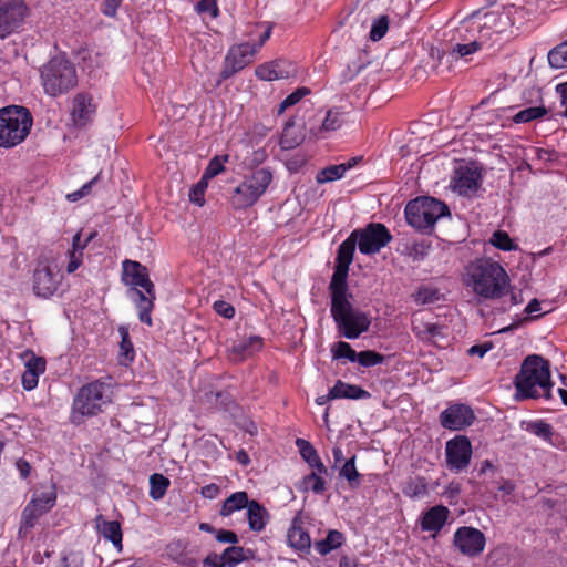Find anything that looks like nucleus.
Instances as JSON below:
<instances>
[{
    "instance_id": "0e129e2a",
    "label": "nucleus",
    "mask_w": 567,
    "mask_h": 567,
    "mask_svg": "<svg viewBox=\"0 0 567 567\" xmlns=\"http://www.w3.org/2000/svg\"><path fill=\"white\" fill-rule=\"evenodd\" d=\"M95 181H96V177L93 178L92 181H90L89 183L84 184L79 190L68 194L66 198L70 202H76L80 198L84 197L85 195H87L90 193L91 187L95 183Z\"/></svg>"
},
{
    "instance_id": "b1692460",
    "label": "nucleus",
    "mask_w": 567,
    "mask_h": 567,
    "mask_svg": "<svg viewBox=\"0 0 567 567\" xmlns=\"http://www.w3.org/2000/svg\"><path fill=\"white\" fill-rule=\"evenodd\" d=\"M450 511L446 506L436 505L424 512L420 518V526L423 532L437 534L446 524Z\"/></svg>"
},
{
    "instance_id": "e2e57ef3",
    "label": "nucleus",
    "mask_w": 567,
    "mask_h": 567,
    "mask_svg": "<svg viewBox=\"0 0 567 567\" xmlns=\"http://www.w3.org/2000/svg\"><path fill=\"white\" fill-rule=\"evenodd\" d=\"M215 537L219 543H224V544L235 545L238 543V536L231 530H225V529L216 530Z\"/></svg>"
},
{
    "instance_id": "e433bc0d",
    "label": "nucleus",
    "mask_w": 567,
    "mask_h": 567,
    "mask_svg": "<svg viewBox=\"0 0 567 567\" xmlns=\"http://www.w3.org/2000/svg\"><path fill=\"white\" fill-rule=\"evenodd\" d=\"M412 329L415 336L421 340L431 341L444 336L441 326L432 322H424L422 320H414Z\"/></svg>"
},
{
    "instance_id": "3c124183",
    "label": "nucleus",
    "mask_w": 567,
    "mask_h": 567,
    "mask_svg": "<svg viewBox=\"0 0 567 567\" xmlns=\"http://www.w3.org/2000/svg\"><path fill=\"white\" fill-rule=\"evenodd\" d=\"M228 159H229V155L213 157L209 161L202 177L206 181L214 178L215 176H217L218 174L224 172V169H225L224 165H225V163L228 162Z\"/></svg>"
},
{
    "instance_id": "7c9ffc66",
    "label": "nucleus",
    "mask_w": 567,
    "mask_h": 567,
    "mask_svg": "<svg viewBox=\"0 0 567 567\" xmlns=\"http://www.w3.org/2000/svg\"><path fill=\"white\" fill-rule=\"evenodd\" d=\"M249 528L254 532H261L268 523V513L257 501H250L247 507Z\"/></svg>"
},
{
    "instance_id": "13d9d810",
    "label": "nucleus",
    "mask_w": 567,
    "mask_h": 567,
    "mask_svg": "<svg viewBox=\"0 0 567 567\" xmlns=\"http://www.w3.org/2000/svg\"><path fill=\"white\" fill-rule=\"evenodd\" d=\"M195 10L199 14H208L210 18H217L219 14L217 0H199Z\"/></svg>"
},
{
    "instance_id": "58836bf2",
    "label": "nucleus",
    "mask_w": 567,
    "mask_h": 567,
    "mask_svg": "<svg viewBox=\"0 0 567 567\" xmlns=\"http://www.w3.org/2000/svg\"><path fill=\"white\" fill-rule=\"evenodd\" d=\"M443 295L433 286H421L413 295L416 305H433L442 299Z\"/></svg>"
},
{
    "instance_id": "680f3d73",
    "label": "nucleus",
    "mask_w": 567,
    "mask_h": 567,
    "mask_svg": "<svg viewBox=\"0 0 567 567\" xmlns=\"http://www.w3.org/2000/svg\"><path fill=\"white\" fill-rule=\"evenodd\" d=\"M213 308L219 316L226 319H231L235 316V308L224 300L215 301Z\"/></svg>"
},
{
    "instance_id": "052dcab7",
    "label": "nucleus",
    "mask_w": 567,
    "mask_h": 567,
    "mask_svg": "<svg viewBox=\"0 0 567 567\" xmlns=\"http://www.w3.org/2000/svg\"><path fill=\"white\" fill-rule=\"evenodd\" d=\"M268 157L265 148H258L252 151L251 155L244 161L246 167L258 166L262 164Z\"/></svg>"
},
{
    "instance_id": "0eeeda50",
    "label": "nucleus",
    "mask_w": 567,
    "mask_h": 567,
    "mask_svg": "<svg viewBox=\"0 0 567 567\" xmlns=\"http://www.w3.org/2000/svg\"><path fill=\"white\" fill-rule=\"evenodd\" d=\"M32 126V116L23 106L0 110V147L10 148L25 140Z\"/></svg>"
},
{
    "instance_id": "6e6552de",
    "label": "nucleus",
    "mask_w": 567,
    "mask_h": 567,
    "mask_svg": "<svg viewBox=\"0 0 567 567\" xmlns=\"http://www.w3.org/2000/svg\"><path fill=\"white\" fill-rule=\"evenodd\" d=\"M449 214L447 206L432 197L411 200L405 207L408 223L420 230L431 228L441 217Z\"/></svg>"
},
{
    "instance_id": "393cba45",
    "label": "nucleus",
    "mask_w": 567,
    "mask_h": 567,
    "mask_svg": "<svg viewBox=\"0 0 567 567\" xmlns=\"http://www.w3.org/2000/svg\"><path fill=\"white\" fill-rule=\"evenodd\" d=\"M97 533L106 540L111 542L114 548L121 553L123 550V533L121 524L116 520H106L103 515H97L94 519Z\"/></svg>"
},
{
    "instance_id": "2f4dec72",
    "label": "nucleus",
    "mask_w": 567,
    "mask_h": 567,
    "mask_svg": "<svg viewBox=\"0 0 567 567\" xmlns=\"http://www.w3.org/2000/svg\"><path fill=\"white\" fill-rule=\"evenodd\" d=\"M296 443L299 447L302 458L313 471H318L319 473H328L327 466L322 463L317 451L309 442L303 439H298Z\"/></svg>"
},
{
    "instance_id": "a18cd8bd",
    "label": "nucleus",
    "mask_w": 567,
    "mask_h": 567,
    "mask_svg": "<svg viewBox=\"0 0 567 567\" xmlns=\"http://www.w3.org/2000/svg\"><path fill=\"white\" fill-rule=\"evenodd\" d=\"M339 475L348 481L351 488H357L360 485V474L355 467V456H352L344 462L340 468Z\"/></svg>"
},
{
    "instance_id": "774afa93",
    "label": "nucleus",
    "mask_w": 567,
    "mask_h": 567,
    "mask_svg": "<svg viewBox=\"0 0 567 567\" xmlns=\"http://www.w3.org/2000/svg\"><path fill=\"white\" fill-rule=\"evenodd\" d=\"M556 92L560 96V103L565 106L564 115L567 116V81L556 85Z\"/></svg>"
},
{
    "instance_id": "864d4df0",
    "label": "nucleus",
    "mask_w": 567,
    "mask_h": 567,
    "mask_svg": "<svg viewBox=\"0 0 567 567\" xmlns=\"http://www.w3.org/2000/svg\"><path fill=\"white\" fill-rule=\"evenodd\" d=\"M389 29V19L386 16H380L377 18L371 25L370 39L372 41L381 40Z\"/></svg>"
},
{
    "instance_id": "ea45409f",
    "label": "nucleus",
    "mask_w": 567,
    "mask_h": 567,
    "mask_svg": "<svg viewBox=\"0 0 567 567\" xmlns=\"http://www.w3.org/2000/svg\"><path fill=\"white\" fill-rule=\"evenodd\" d=\"M350 169V165H331L317 173L316 181L318 184L330 183L342 178L346 172Z\"/></svg>"
},
{
    "instance_id": "4c0bfd02",
    "label": "nucleus",
    "mask_w": 567,
    "mask_h": 567,
    "mask_svg": "<svg viewBox=\"0 0 567 567\" xmlns=\"http://www.w3.org/2000/svg\"><path fill=\"white\" fill-rule=\"evenodd\" d=\"M326 474L327 473L312 471L301 480L299 489L302 492L312 491L315 494H322L326 491V481L322 478V475Z\"/></svg>"
},
{
    "instance_id": "6ab92c4d",
    "label": "nucleus",
    "mask_w": 567,
    "mask_h": 567,
    "mask_svg": "<svg viewBox=\"0 0 567 567\" xmlns=\"http://www.w3.org/2000/svg\"><path fill=\"white\" fill-rule=\"evenodd\" d=\"M475 414L473 410L463 403H455L446 408L440 414V423L444 429L460 431L473 424Z\"/></svg>"
},
{
    "instance_id": "79ce46f5",
    "label": "nucleus",
    "mask_w": 567,
    "mask_h": 567,
    "mask_svg": "<svg viewBox=\"0 0 567 567\" xmlns=\"http://www.w3.org/2000/svg\"><path fill=\"white\" fill-rule=\"evenodd\" d=\"M169 486V480L163 474H152L150 476V496L151 498L158 501L164 497Z\"/></svg>"
},
{
    "instance_id": "4d7b16f0",
    "label": "nucleus",
    "mask_w": 567,
    "mask_h": 567,
    "mask_svg": "<svg viewBox=\"0 0 567 567\" xmlns=\"http://www.w3.org/2000/svg\"><path fill=\"white\" fill-rule=\"evenodd\" d=\"M357 361L362 367H374L383 362V355L371 350L357 353Z\"/></svg>"
},
{
    "instance_id": "72a5a7b5",
    "label": "nucleus",
    "mask_w": 567,
    "mask_h": 567,
    "mask_svg": "<svg viewBox=\"0 0 567 567\" xmlns=\"http://www.w3.org/2000/svg\"><path fill=\"white\" fill-rule=\"evenodd\" d=\"M93 238L90 235L83 243L81 241V234L76 233L72 239V249L69 252V264L66 267V271L69 274L74 272L80 265L82 264L83 250L86 247L87 243Z\"/></svg>"
},
{
    "instance_id": "5fc2aeb1",
    "label": "nucleus",
    "mask_w": 567,
    "mask_h": 567,
    "mask_svg": "<svg viewBox=\"0 0 567 567\" xmlns=\"http://www.w3.org/2000/svg\"><path fill=\"white\" fill-rule=\"evenodd\" d=\"M208 186V181L203 177L189 190V200L198 206L205 203L204 195Z\"/></svg>"
},
{
    "instance_id": "69168bd1",
    "label": "nucleus",
    "mask_w": 567,
    "mask_h": 567,
    "mask_svg": "<svg viewBox=\"0 0 567 567\" xmlns=\"http://www.w3.org/2000/svg\"><path fill=\"white\" fill-rule=\"evenodd\" d=\"M525 313L529 319L539 318L543 315L540 302L537 299L530 300L525 308Z\"/></svg>"
},
{
    "instance_id": "4468645a",
    "label": "nucleus",
    "mask_w": 567,
    "mask_h": 567,
    "mask_svg": "<svg viewBox=\"0 0 567 567\" xmlns=\"http://www.w3.org/2000/svg\"><path fill=\"white\" fill-rule=\"evenodd\" d=\"M28 14L23 0H0V40L16 32Z\"/></svg>"
},
{
    "instance_id": "9b49d317",
    "label": "nucleus",
    "mask_w": 567,
    "mask_h": 567,
    "mask_svg": "<svg viewBox=\"0 0 567 567\" xmlns=\"http://www.w3.org/2000/svg\"><path fill=\"white\" fill-rule=\"evenodd\" d=\"M59 262L52 255L39 259L33 274V291L42 298L51 297L61 282Z\"/></svg>"
},
{
    "instance_id": "c9c22d12",
    "label": "nucleus",
    "mask_w": 567,
    "mask_h": 567,
    "mask_svg": "<svg viewBox=\"0 0 567 567\" xmlns=\"http://www.w3.org/2000/svg\"><path fill=\"white\" fill-rule=\"evenodd\" d=\"M344 542L343 535L336 530H329L324 539L315 543V549L322 556L328 555L332 550L339 548Z\"/></svg>"
},
{
    "instance_id": "39448f33",
    "label": "nucleus",
    "mask_w": 567,
    "mask_h": 567,
    "mask_svg": "<svg viewBox=\"0 0 567 567\" xmlns=\"http://www.w3.org/2000/svg\"><path fill=\"white\" fill-rule=\"evenodd\" d=\"M274 172L270 167H261L244 176L241 182L231 190L229 203L236 210L254 206L267 192L272 183Z\"/></svg>"
},
{
    "instance_id": "6e6d98bb",
    "label": "nucleus",
    "mask_w": 567,
    "mask_h": 567,
    "mask_svg": "<svg viewBox=\"0 0 567 567\" xmlns=\"http://www.w3.org/2000/svg\"><path fill=\"white\" fill-rule=\"evenodd\" d=\"M307 87H299L289 94L279 105L278 114H282L288 107L296 105L302 97L309 94Z\"/></svg>"
},
{
    "instance_id": "de8ad7c7",
    "label": "nucleus",
    "mask_w": 567,
    "mask_h": 567,
    "mask_svg": "<svg viewBox=\"0 0 567 567\" xmlns=\"http://www.w3.org/2000/svg\"><path fill=\"white\" fill-rule=\"evenodd\" d=\"M547 114V110L544 106H532L517 112L513 121L515 123H528L534 120L544 117Z\"/></svg>"
},
{
    "instance_id": "8fccbe9b",
    "label": "nucleus",
    "mask_w": 567,
    "mask_h": 567,
    "mask_svg": "<svg viewBox=\"0 0 567 567\" xmlns=\"http://www.w3.org/2000/svg\"><path fill=\"white\" fill-rule=\"evenodd\" d=\"M331 353L334 360L347 359L350 362H355L358 357L351 346L344 341L334 343L331 348Z\"/></svg>"
},
{
    "instance_id": "ddd939ff",
    "label": "nucleus",
    "mask_w": 567,
    "mask_h": 567,
    "mask_svg": "<svg viewBox=\"0 0 567 567\" xmlns=\"http://www.w3.org/2000/svg\"><path fill=\"white\" fill-rule=\"evenodd\" d=\"M257 52L258 47L252 45L249 42L231 47L225 58L224 68L219 74L216 86L220 85L225 80L229 79L235 73L239 72L249 63H251Z\"/></svg>"
},
{
    "instance_id": "5701e85b",
    "label": "nucleus",
    "mask_w": 567,
    "mask_h": 567,
    "mask_svg": "<svg viewBox=\"0 0 567 567\" xmlns=\"http://www.w3.org/2000/svg\"><path fill=\"white\" fill-rule=\"evenodd\" d=\"M23 360L25 370L22 374V385L24 390L31 391L37 388L39 377L45 371V361L32 352L24 353Z\"/></svg>"
},
{
    "instance_id": "dca6fc26",
    "label": "nucleus",
    "mask_w": 567,
    "mask_h": 567,
    "mask_svg": "<svg viewBox=\"0 0 567 567\" xmlns=\"http://www.w3.org/2000/svg\"><path fill=\"white\" fill-rule=\"evenodd\" d=\"M471 441L464 435H457L446 442L445 461L451 471L462 472L467 468L472 458Z\"/></svg>"
},
{
    "instance_id": "20e7f679",
    "label": "nucleus",
    "mask_w": 567,
    "mask_h": 567,
    "mask_svg": "<svg viewBox=\"0 0 567 567\" xmlns=\"http://www.w3.org/2000/svg\"><path fill=\"white\" fill-rule=\"evenodd\" d=\"M331 295V317L339 333L350 340L367 332L371 319L364 311L352 306L349 288L329 289Z\"/></svg>"
},
{
    "instance_id": "473e14b6",
    "label": "nucleus",
    "mask_w": 567,
    "mask_h": 567,
    "mask_svg": "<svg viewBox=\"0 0 567 567\" xmlns=\"http://www.w3.org/2000/svg\"><path fill=\"white\" fill-rule=\"evenodd\" d=\"M288 544L293 549L301 553H309L311 547V539L309 534L301 527L293 524L287 534Z\"/></svg>"
},
{
    "instance_id": "1a4fd4ad",
    "label": "nucleus",
    "mask_w": 567,
    "mask_h": 567,
    "mask_svg": "<svg viewBox=\"0 0 567 567\" xmlns=\"http://www.w3.org/2000/svg\"><path fill=\"white\" fill-rule=\"evenodd\" d=\"M109 402L107 386L99 381L82 386L73 401L72 421L80 422L83 416L96 415Z\"/></svg>"
},
{
    "instance_id": "aec40b11",
    "label": "nucleus",
    "mask_w": 567,
    "mask_h": 567,
    "mask_svg": "<svg viewBox=\"0 0 567 567\" xmlns=\"http://www.w3.org/2000/svg\"><path fill=\"white\" fill-rule=\"evenodd\" d=\"M122 281L126 286L133 287V291L137 288L150 291L152 287H154V284L148 277L146 267L128 259L122 262Z\"/></svg>"
},
{
    "instance_id": "f03ea898",
    "label": "nucleus",
    "mask_w": 567,
    "mask_h": 567,
    "mask_svg": "<svg viewBox=\"0 0 567 567\" xmlns=\"http://www.w3.org/2000/svg\"><path fill=\"white\" fill-rule=\"evenodd\" d=\"M464 285L481 299L492 300L502 298L509 286L506 270L492 259H477L466 268Z\"/></svg>"
},
{
    "instance_id": "4be33fe9",
    "label": "nucleus",
    "mask_w": 567,
    "mask_h": 567,
    "mask_svg": "<svg viewBox=\"0 0 567 567\" xmlns=\"http://www.w3.org/2000/svg\"><path fill=\"white\" fill-rule=\"evenodd\" d=\"M352 122L351 114L340 107L331 109L327 112L321 126L313 131L318 138H326L330 133L336 132Z\"/></svg>"
},
{
    "instance_id": "9d476101",
    "label": "nucleus",
    "mask_w": 567,
    "mask_h": 567,
    "mask_svg": "<svg viewBox=\"0 0 567 567\" xmlns=\"http://www.w3.org/2000/svg\"><path fill=\"white\" fill-rule=\"evenodd\" d=\"M56 502V492L53 485L37 489L22 512L19 537L25 539L38 519L48 513Z\"/></svg>"
},
{
    "instance_id": "bb28decb",
    "label": "nucleus",
    "mask_w": 567,
    "mask_h": 567,
    "mask_svg": "<svg viewBox=\"0 0 567 567\" xmlns=\"http://www.w3.org/2000/svg\"><path fill=\"white\" fill-rule=\"evenodd\" d=\"M264 341L258 336H250L233 343L229 349V358L234 361H241L260 351Z\"/></svg>"
},
{
    "instance_id": "a19ab883",
    "label": "nucleus",
    "mask_w": 567,
    "mask_h": 567,
    "mask_svg": "<svg viewBox=\"0 0 567 567\" xmlns=\"http://www.w3.org/2000/svg\"><path fill=\"white\" fill-rule=\"evenodd\" d=\"M402 492L409 498H423L429 493L427 483L423 477L410 480Z\"/></svg>"
},
{
    "instance_id": "49530a36",
    "label": "nucleus",
    "mask_w": 567,
    "mask_h": 567,
    "mask_svg": "<svg viewBox=\"0 0 567 567\" xmlns=\"http://www.w3.org/2000/svg\"><path fill=\"white\" fill-rule=\"evenodd\" d=\"M526 430L528 432L533 433L534 435L538 436L539 439L544 440L545 442L554 444L553 443L554 431H553L551 425H549L548 423L540 421V420L533 421L527 424Z\"/></svg>"
},
{
    "instance_id": "7ed1b4c3",
    "label": "nucleus",
    "mask_w": 567,
    "mask_h": 567,
    "mask_svg": "<svg viewBox=\"0 0 567 567\" xmlns=\"http://www.w3.org/2000/svg\"><path fill=\"white\" fill-rule=\"evenodd\" d=\"M515 399L518 401L526 399H546L551 398L553 382L550 380L549 364L539 355H528L519 372L514 379Z\"/></svg>"
},
{
    "instance_id": "09e8293b",
    "label": "nucleus",
    "mask_w": 567,
    "mask_h": 567,
    "mask_svg": "<svg viewBox=\"0 0 567 567\" xmlns=\"http://www.w3.org/2000/svg\"><path fill=\"white\" fill-rule=\"evenodd\" d=\"M224 567H235L245 560L244 549L238 546L226 548L220 555Z\"/></svg>"
},
{
    "instance_id": "37998d69",
    "label": "nucleus",
    "mask_w": 567,
    "mask_h": 567,
    "mask_svg": "<svg viewBox=\"0 0 567 567\" xmlns=\"http://www.w3.org/2000/svg\"><path fill=\"white\" fill-rule=\"evenodd\" d=\"M489 244L503 251L517 250L518 246L505 230H496L489 238Z\"/></svg>"
},
{
    "instance_id": "f3484780",
    "label": "nucleus",
    "mask_w": 567,
    "mask_h": 567,
    "mask_svg": "<svg viewBox=\"0 0 567 567\" xmlns=\"http://www.w3.org/2000/svg\"><path fill=\"white\" fill-rule=\"evenodd\" d=\"M484 534L474 527L463 526L454 533V545L465 556L475 557L485 548Z\"/></svg>"
},
{
    "instance_id": "c03bdc74",
    "label": "nucleus",
    "mask_w": 567,
    "mask_h": 567,
    "mask_svg": "<svg viewBox=\"0 0 567 567\" xmlns=\"http://www.w3.org/2000/svg\"><path fill=\"white\" fill-rule=\"evenodd\" d=\"M548 62L554 69L567 68V40L549 51Z\"/></svg>"
},
{
    "instance_id": "338daca9",
    "label": "nucleus",
    "mask_w": 567,
    "mask_h": 567,
    "mask_svg": "<svg viewBox=\"0 0 567 567\" xmlns=\"http://www.w3.org/2000/svg\"><path fill=\"white\" fill-rule=\"evenodd\" d=\"M122 0H105L102 7V12L106 17H114Z\"/></svg>"
},
{
    "instance_id": "bf43d9fd",
    "label": "nucleus",
    "mask_w": 567,
    "mask_h": 567,
    "mask_svg": "<svg viewBox=\"0 0 567 567\" xmlns=\"http://www.w3.org/2000/svg\"><path fill=\"white\" fill-rule=\"evenodd\" d=\"M84 557L81 553L70 551L61 558L59 567H83Z\"/></svg>"
},
{
    "instance_id": "2eb2a0df",
    "label": "nucleus",
    "mask_w": 567,
    "mask_h": 567,
    "mask_svg": "<svg viewBox=\"0 0 567 567\" xmlns=\"http://www.w3.org/2000/svg\"><path fill=\"white\" fill-rule=\"evenodd\" d=\"M357 241L350 235L338 248L333 275L329 289L348 288L347 278L349 267L353 260Z\"/></svg>"
},
{
    "instance_id": "c85d7f7f",
    "label": "nucleus",
    "mask_w": 567,
    "mask_h": 567,
    "mask_svg": "<svg viewBox=\"0 0 567 567\" xmlns=\"http://www.w3.org/2000/svg\"><path fill=\"white\" fill-rule=\"evenodd\" d=\"M305 138L302 124H297L295 118H289L284 127L280 146L284 150H292L300 145Z\"/></svg>"
},
{
    "instance_id": "603ef678",
    "label": "nucleus",
    "mask_w": 567,
    "mask_h": 567,
    "mask_svg": "<svg viewBox=\"0 0 567 567\" xmlns=\"http://www.w3.org/2000/svg\"><path fill=\"white\" fill-rule=\"evenodd\" d=\"M120 334L122 338L120 355H121V358L124 359L125 362H132L134 360L135 352H134L133 344L130 340L127 329L124 327H121Z\"/></svg>"
},
{
    "instance_id": "f8f14e48",
    "label": "nucleus",
    "mask_w": 567,
    "mask_h": 567,
    "mask_svg": "<svg viewBox=\"0 0 567 567\" xmlns=\"http://www.w3.org/2000/svg\"><path fill=\"white\" fill-rule=\"evenodd\" d=\"M358 244L359 251L363 255L379 252L392 239L388 228L380 223H371L367 227L351 233Z\"/></svg>"
},
{
    "instance_id": "f257e3e1",
    "label": "nucleus",
    "mask_w": 567,
    "mask_h": 567,
    "mask_svg": "<svg viewBox=\"0 0 567 567\" xmlns=\"http://www.w3.org/2000/svg\"><path fill=\"white\" fill-rule=\"evenodd\" d=\"M522 10L514 4L494 10H477L465 17L456 27L447 61L470 62L483 50L502 47L515 35V23Z\"/></svg>"
},
{
    "instance_id": "a878e982",
    "label": "nucleus",
    "mask_w": 567,
    "mask_h": 567,
    "mask_svg": "<svg viewBox=\"0 0 567 567\" xmlns=\"http://www.w3.org/2000/svg\"><path fill=\"white\" fill-rule=\"evenodd\" d=\"M480 182L477 174L465 167H460L452 178L450 187L458 195L467 196L478 188Z\"/></svg>"
},
{
    "instance_id": "f704fd0d",
    "label": "nucleus",
    "mask_w": 567,
    "mask_h": 567,
    "mask_svg": "<svg viewBox=\"0 0 567 567\" xmlns=\"http://www.w3.org/2000/svg\"><path fill=\"white\" fill-rule=\"evenodd\" d=\"M249 504L250 501H248L246 492H235L224 501L219 514L223 517H228L237 511L247 508Z\"/></svg>"
},
{
    "instance_id": "412c9836",
    "label": "nucleus",
    "mask_w": 567,
    "mask_h": 567,
    "mask_svg": "<svg viewBox=\"0 0 567 567\" xmlns=\"http://www.w3.org/2000/svg\"><path fill=\"white\" fill-rule=\"evenodd\" d=\"M296 73L295 65L286 60H275L260 64L256 68L255 74L262 81H276L288 79Z\"/></svg>"
},
{
    "instance_id": "423d86ee",
    "label": "nucleus",
    "mask_w": 567,
    "mask_h": 567,
    "mask_svg": "<svg viewBox=\"0 0 567 567\" xmlns=\"http://www.w3.org/2000/svg\"><path fill=\"white\" fill-rule=\"evenodd\" d=\"M41 83L49 96L62 95L78 84L75 66L62 56L53 58L41 69Z\"/></svg>"
},
{
    "instance_id": "a211bd4d",
    "label": "nucleus",
    "mask_w": 567,
    "mask_h": 567,
    "mask_svg": "<svg viewBox=\"0 0 567 567\" xmlns=\"http://www.w3.org/2000/svg\"><path fill=\"white\" fill-rule=\"evenodd\" d=\"M97 104L94 97L85 92L76 93L71 103L70 116L74 126L85 127L93 122Z\"/></svg>"
},
{
    "instance_id": "cd10ccee",
    "label": "nucleus",
    "mask_w": 567,
    "mask_h": 567,
    "mask_svg": "<svg viewBox=\"0 0 567 567\" xmlns=\"http://www.w3.org/2000/svg\"><path fill=\"white\" fill-rule=\"evenodd\" d=\"M136 308L138 311V319L141 322L152 326L151 313L154 309V301L156 299L155 287H152L150 291H142L140 289L134 290Z\"/></svg>"
},
{
    "instance_id": "c756f323",
    "label": "nucleus",
    "mask_w": 567,
    "mask_h": 567,
    "mask_svg": "<svg viewBox=\"0 0 567 567\" xmlns=\"http://www.w3.org/2000/svg\"><path fill=\"white\" fill-rule=\"evenodd\" d=\"M331 396H336V399L360 400L370 398V393L358 385L339 380L331 388Z\"/></svg>"
}]
</instances>
